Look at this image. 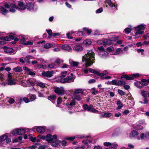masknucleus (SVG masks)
Wrapping results in <instances>:
<instances>
[{"label": "nucleus", "mask_w": 149, "mask_h": 149, "mask_svg": "<svg viewBox=\"0 0 149 149\" xmlns=\"http://www.w3.org/2000/svg\"><path fill=\"white\" fill-rule=\"evenodd\" d=\"M22 43L25 45H31L33 43L32 42L29 41H23Z\"/></svg>", "instance_id": "obj_47"}, {"label": "nucleus", "mask_w": 149, "mask_h": 149, "mask_svg": "<svg viewBox=\"0 0 149 149\" xmlns=\"http://www.w3.org/2000/svg\"><path fill=\"white\" fill-rule=\"evenodd\" d=\"M9 11L12 13H14L16 11V10L17 9V8L16 5L13 3L9 4Z\"/></svg>", "instance_id": "obj_21"}, {"label": "nucleus", "mask_w": 149, "mask_h": 149, "mask_svg": "<svg viewBox=\"0 0 149 149\" xmlns=\"http://www.w3.org/2000/svg\"><path fill=\"white\" fill-rule=\"evenodd\" d=\"M121 78H125L126 79H127V80H130V79H132V78H130V75L128 76V75H126V74L122 75L121 76Z\"/></svg>", "instance_id": "obj_52"}, {"label": "nucleus", "mask_w": 149, "mask_h": 149, "mask_svg": "<svg viewBox=\"0 0 149 149\" xmlns=\"http://www.w3.org/2000/svg\"><path fill=\"white\" fill-rule=\"evenodd\" d=\"M15 102L14 99L12 98H9L8 100V102L10 104H13Z\"/></svg>", "instance_id": "obj_61"}, {"label": "nucleus", "mask_w": 149, "mask_h": 149, "mask_svg": "<svg viewBox=\"0 0 149 149\" xmlns=\"http://www.w3.org/2000/svg\"><path fill=\"white\" fill-rule=\"evenodd\" d=\"M17 129L13 130L11 132V134L13 135L16 136L17 135ZM11 134V133H10Z\"/></svg>", "instance_id": "obj_55"}, {"label": "nucleus", "mask_w": 149, "mask_h": 149, "mask_svg": "<svg viewBox=\"0 0 149 149\" xmlns=\"http://www.w3.org/2000/svg\"><path fill=\"white\" fill-rule=\"evenodd\" d=\"M73 49L75 51L79 52L83 50V48L82 46L80 45H77L74 46Z\"/></svg>", "instance_id": "obj_23"}, {"label": "nucleus", "mask_w": 149, "mask_h": 149, "mask_svg": "<svg viewBox=\"0 0 149 149\" xmlns=\"http://www.w3.org/2000/svg\"><path fill=\"white\" fill-rule=\"evenodd\" d=\"M34 58V57L30 55H27L25 58V61L28 64H30L31 61L29 60L30 59H33Z\"/></svg>", "instance_id": "obj_27"}, {"label": "nucleus", "mask_w": 149, "mask_h": 149, "mask_svg": "<svg viewBox=\"0 0 149 149\" xmlns=\"http://www.w3.org/2000/svg\"><path fill=\"white\" fill-rule=\"evenodd\" d=\"M63 62V61L61 60L58 58L56 59L55 61V62L58 64Z\"/></svg>", "instance_id": "obj_63"}, {"label": "nucleus", "mask_w": 149, "mask_h": 149, "mask_svg": "<svg viewBox=\"0 0 149 149\" xmlns=\"http://www.w3.org/2000/svg\"><path fill=\"white\" fill-rule=\"evenodd\" d=\"M50 143H51L52 145L54 147H57L59 143V141L57 139V138L56 141H53Z\"/></svg>", "instance_id": "obj_31"}, {"label": "nucleus", "mask_w": 149, "mask_h": 149, "mask_svg": "<svg viewBox=\"0 0 149 149\" xmlns=\"http://www.w3.org/2000/svg\"><path fill=\"white\" fill-rule=\"evenodd\" d=\"M53 46V44L50 43H47L44 45V48L46 49L50 48L52 47Z\"/></svg>", "instance_id": "obj_37"}, {"label": "nucleus", "mask_w": 149, "mask_h": 149, "mask_svg": "<svg viewBox=\"0 0 149 149\" xmlns=\"http://www.w3.org/2000/svg\"><path fill=\"white\" fill-rule=\"evenodd\" d=\"M54 89L55 92L59 95H62L65 92L64 90L63 87L59 88L55 87Z\"/></svg>", "instance_id": "obj_13"}, {"label": "nucleus", "mask_w": 149, "mask_h": 149, "mask_svg": "<svg viewBox=\"0 0 149 149\" xmlns=\"http://www.w3.org/2000/svg\"><path fill=\"white\" fill-rule=\"evenodd\" d=\"M62 48L63 49L68 52H71L72 50L71 47L70 46L67 44L62 45Z\"/></svg>", "instance_id": "obj_25"}, {"label": "nucleus", "mask_w": 149, "mask_h": 149, "mask_svg": "<svg viewBox=\"0 0 149 149\" xmlns=\"http://www.w3.org/2000/svg\"><path fill=\"white\" fill-rule=\"evenodd\" d=\"M134 128L136 130H139L143 129V127L140 125H137Z\"/></svg>", "instance_id": "obj_50"}, {"label": "nucleus", "mask_w": 149, "mask_h": 149, "mask_svg": "<svg viewBox=\"0 0 149 149\" xmlns=\"http://www.w3.org/2000/svg\"><path fill=\"white\" fill-rule=\"evenodd\" d=\"M141 84H142V88L143 86L147 85L149 82L148 81V79L146 80V79H143L141 81Z\"/></svg>", "instance_id": "obj_30"}, {"label": "nucleus", "mask_w": 149, "mask_h": 149, "mask_svg": "<svg viewBox=\"0 0 149 149\" xmlns=\"http://www.w3.org/2000/svg\"><path fill=\"white\" fill-rule=\"evenodd\" d=\"M118 93L121 95H125V92L121 90L118 89Z\"/></svg>", "instance_id": "obj_62"}, {"label": "nucleus", "mask_w": 149, "mask_h": 149, "mask_svg": "<svg viewBox=\"0 0 149 149\" xmlns=\"http://www.w3.org/2000/svg\"><path fill=\"white\" fill-rule=\"evenodd\" d=\"M105 1L110 7L113 8L114 11L117 10L118 5L115 0H105Z\"/></svg>", "instance_id": "obj_9"}, {"label": "nucleus", "mask_w": 149, "mask_h": 149, "mask_svg": "<svg viewBox=\"0 0 149 149\" xmlns=\"http://www.w3.org/2000/svg\"><path fill=\"white\" fill-rule=\"evenodd\" d=\"M54 73V72L53 71H47L46 72H43L42 74L43 76L47 77H50L52 76Z\"/></svg>", "instance_id": "obj_20"}, {"label": "nucleus", "mask_w": 149, "mask_h": 149, "mask_svg": "<svg viewBox=\"0 0 149 149\" xmlns=\"http://www.w3.org/2000/svg\"><path fill=\"white\" fill-rule=\"evenodd\" d=\"M26 7L27 10L31 11H35L38 9L37 6L34 3H27Z\"/></svg>", "instance_id": "obj_8"}, {"label": "nucleus", "mask_w": 149, "mask_h": 149, "mask_svg": "<svg viewBox=\"0 0 149 149\" xmlns=\"http://www.w3.org/2000/svg\"><path fill=\"white\" fill-rule=\"evenodd\" d=\"M74 79L73 74L71 73L70 76H68L65 78L61 79L60 80V81L62 83H65L66 82H73Z\"/></svg>", "instance_id": "obj_10"}, {"label": "nucleus", "mask_w": 149, "mask_h": 149, "mask_svg": "<svg viewBox=\"0 0 149 149\" xmlns=\"http://www.w3.org/2000/svg\"><path fill=\"white\" fill-rule=\"evenodd\" d=\"M14 37L12 36L10 37H5L4 38H0V45L4 44L6 43L5 41H10L11 39H13Z\"/></svg>", "instance_id": "obj_17"}, {"label": "nucleus", "mask_w": 149, "mask_h": 149, "mask_svg": "<svg viewBox=\"0 0 149 149\" xmlns=\"http://www.w3.org/2000/svg\"><path fill=\"white\" fill-rule=\"evenodd\" d=\"M73 100L70 102V104H67L65 105L66 107L68 108V109H70L73 106L75 105V100L80 101L82 99L81 95L79 94L73 95Z\"/></svg>", "instance_id": "obj_4"}, {"label": "nucleus", "mask_w": 149, "mask_h": 149, "mask_svg": "<svg viewBox=\"0 0 149 149\" xmlns=\"http://www.w3.org/2000/svg\"><path fill=\"white\" fill-rule=\"evenodd\" d=\"M76 138V136H73L71 137H68L66 138V139L70 141H73Z\"/></svg>", "instance_id": "obj_60"}, {"label": "nucleus", "mask_w": 149, "mask_h": 149, "mask_svg": "<svg viewBox=\"0 0 149 149\" xmlns=\"http://www.w3.org/2000/svg\"><path fill=\"white\" fill-rule=\"evenodd\" d=\"M82 143L84 144V145H82L81 146H78L76 148V149L81 148L82 149H86L88 147V146L87 144L88 143L91 142V141L90 140H84L82 141Z\"/></svg>", "instance_id": "obj_14"}, {"label": "nucleus", "mask_w": 149, "mask_h": 149, "mask_svg": "<svg viewBox=\"0 0 149 149\" xmlns=\"http://www.w3.org/2000/svg\"><path fill=\"white\" fill-rule=\"evenodd\" d=\"M122 51L121 50L120 48L117 49L116 51L114 52V54H118L122 52Z\"/></svg>", "instance_id": "obj_56"}, {"label": "nucleus", "mask_w": 149, "mask_h": 149, "mask_svg": "<svg viewBox=\"0 0 149 149\" xmlns=\"http://www.w3.org/2000/svg\"><path fill=\"white\" fill-rule=\"evenodd\" d=\"M13 70L16 72H20L22 70V69L20 67H17L13 69Z\"/></svg>", "instance_id": "obj_46"}, {"label": "nucleus", "mask_w": 149, "mask_h": 149, "mask_svg": "<svg viewBox=\"0 0 149 149\" xmlns=\"http://www.w3.org/2000/svg\"><path fill=\"white\" fill-rule=\"evenodd\" d=\"M111 113H110L106 112L104 113V116L105 117H108L111 116Z\"/></svg>", "instance_id": "obj_59"}, {"label": "nucleus", "mask_w": 149, "mask_h": 149, "mask_svg": "<svg viewBox=\"0 0 149 149\" xmlns=\"http://www.w3.org/2000/svg\"><path fill=\"white\" fill-rule=\"evenodd\" d=\"M19 38L21 40L23 41H25V40H26L28 37L27 36H24L23 35H20L19 36Z\"/></svg>", "instance_id": "obj_42"}, {"label": "nucleus", "mask_w": 149, "mask_h": 149, "mask_svg": "<svg viewBox=\"0 0 149 149\" xmlns=\"http://www.w3.org/2000/svg\"><path fill=\"white\" fill-rule=\"evenodd\" d=\"M97 49L98 51V54L101 57H106L107 56V54L105 53L103 46L98 47Z\"/></svg>", "instance_id": "obj_12"}, {"label": "nucleus", "mask_w": 149, "mask_h": 149, "mask_svg": "<svg viewBox=\"0 0 149 149\" xmlns=\"http://www.w3.org/2000/svg\"><path fill=\"white\" fill-rule=\"evenodd\" d=\"M111 82V84L117 86H119L120 85H123L125 84V83L124 81L121 80H117L116 79H114Z\"/></svg>", "instance_id": "obj_15"}, {"label": "nucleus", "mask_w": 149, "mask_h": 149, "mask_svg": "<svg viewBox=\"0 0 149 149\" xmlns=\"http://www.w3.org/2000/svg\"><path fill=\"white\" fill-rule=\"evenodd\" d=\"M18 5L17 9L24 10L26 8V6L24 5L23 3L21 1H18Z\"/></svg>", "instance_id": "obj_22"}, {"label": "nucleus", "mask_w": 149, "mask_h": 149, "mask_svg": "<svg viewBox=\"0 0 149 149\" xmlns=\"http://www.w3.org/2000/svg\"><path fill=\"white\" fill-rule=\"evenodd\" d=\"M4 51L5 52L10 54L13 53V54H14L16 53L14 52L13 49L11 48L6 47Z\"/></svg>", "instance_id": "obj_26"}, {"label": "nucleus", "mask_w": 149, "mask_h": 149, "mask_svg": "<svg viewBox=\"0 0 149 149\" xmlns=\"http://www.w3.org/2000/svg\"><path fill=\"white\" fill-rule=\"evenodd\" d=\"M46 129V127L45 126H36L32 128V130L35 131L36 130L37 132L42 134L45 132Z\"/></svg>", "instance_id": "obj_11"}, {"label": "nucleus", "mask_w": 149, "mask_h": 149, "mask_svg": "<svg viewBox=\"0 0 149 149\" xmlns=\"http://www.w3.org/2000/svg\"><path fill=\"white\" fill-rule=\"evenodd\" d=\"M145 133H141L140 134V139L141 140L145 139L146 138Z\"/></svg>", "instance_id": "obj_53"}, {"label": "nucleus", "mask_w": 149, "mask_h": 149, "mask_svg": "<svg viewBox=\"0 0 149 149\" xmlns=\"http://www.w3.org/2000/svg\"><path fill=\"white\" fill-rule=\"evenodd\" d=\"M83 30L85 32L87 33H88L89 34H90V33L91 32V31L87 28L84 27L83 28Z\"/></svg>", "instance_id": "obj_54"}, {"label": "nucleus", "mask_w": 149, "mask_h": 149, "mask_svg": "<svg viewBox=\"0 0 149 149\" xmlns=\"http://www.w3.org/2000/svg\"><path fill=\"white\" fill-rule=\"evenodd\" d=\"M29 139L30 140L34 142H35L36 139V138L35 137H33L31 135H30L29 136Z\"/></svg>", "instance_id": "obj_58"}, {"label": "nucleus", "mask_w": 149, "mask_h": 149, "mask_svg": "<svg viewBox=\"0 0 149 149\" xmlns=\"http://www.w3.org/2000/svg\"><path fill=\"white\" fill-rule=\"evenodd\" d=\"M134 84L138 88H142V84H141V81H136L135 82Z\"/></svg>", "instance_id": "obj_48"}, {"label": "nucleus", "mask_w": 149, "mask_h": 149, "mask_svg": "<svg viewBox=\"0 0 149 149\" xmlns=\"http://www.w3.org/2000/svg\"><path fill=\"white\" fill-rule=\"evenodd\" d=\"M22 101H24L26 103H28L30 102V100L26 97H24L23 98H21L20 99V102H21Z\"/></svg>", "instance_id": "obj_45"}, {"label": "nucleus", "mask_w": 149, "mask_h": 149, "mask_svg": "<svg viewBox=\"0 0 149 149\" xmlns=\"http://www.w3.org/2000/svg\"><path fill=\"white\" fill-rule=\"evenodd\" d=\"M28 97H29L30 101H32L35 100L36 98V95H34L30 94L28 96Z\"/></svg>", "instance_id": "obj_32"}, {"label": "nucleus", "mask_w": 149, "mask_h": 149, "mask_svg": "<svg viewBox=\"0 0 149 149\" xmlns=\"http://www.w3.org/2000/svg\"><path fill=\"white\" fill-rule=\"evenodd\" d=\"M145 26L143 24H141L135 27L134 29L136 31L135 35L134 36L133 38H137L139 37L138 35H141L144 33L143 30L145 29Z\"/></svg>", "instance_id": "obj_5"}, {"label": "nucleus", "mask_w": 149, "mask_h": 149, "mask_svg": "<svg viewBox=\"0 0 149 149\" xmlns=\"http://www.w3.org/2000/svg\"><path fill=\"white\" fill-rule=\"evenodd\" d=\"M80 93H81L82 94H83V92L82 89L80 88L77 89L74 91L73 93V95H76Z\"/></svg>", "instance_id": "obj_36"}, {"label": "nucleus", "mask_w": 149, "mask_h": 149, "mask_svg": "<svg viewBox=\"0 0 149 149\" xmlns=\"http://www.w3.org/2000/svg\"><path fill=\"white\" fill-rule=\"evenodd\" d=\"M68 74V72L66 71L62 72L61 73V75L60 76V79L62 78H65L64 77Z\"/></svg>", "instance_id": "obj_39"}, {"label": "nucleus", "mask_w": 149, "mask_h": 149, "mask_svg": "<svg viewBox=\"0 0 149 149\" xmlns=\"http://www.w3.org/2000/svg\"><path fill=\"white\" fill-rule=\"evenodd\" d=\"M70 65L73 67H77L79 64V62L73 61H70Z\"/></svg>", "instance_id": "obj_34"}, {"label": "nucleus", "mask_w": 149, "mask_h": 149, "mask_svg": "<svg viewBox=\"0 0 149 149\" xmlns=\"http://www.w3.org/2000/svg\"><path fill=\"white\" fill-rule=\"evenodd\" d=\"M130 28H125L124 31V32L126 34H128L130 33L132 30L131 28L132 27V26L131 25L129 26Z\"/></svg>", "instance_id": "obj_35"}, {"label": "nucleus", "mask_w": 149, "mask_h": 149, "mask_svg": "<svg viewBox=\"0 0 149 149\" xmlns=\"http://www.w3.org/2000/svg\"><path fill=\"white\" fill-rule=\"evenodd\" d=\"M35 84L36 86H39L41 88H45L46 86L45 84L37 80L35 81Z\"/></svg>", "instance_id": "obj_24"}, {"label": "nucleus", "mask_w": 149, "mask_h": 149, "mask_svg": "<svg viewBox=\"0 0 149 149\" xmlns=\"http://www.w3.org/2000/svg\"><path fill=\"white\" fill-rule=\"evenodd\" d=\"M62 102V100L60 97H59L58 98L57 101V103L58 104H61Z\"/></svg>", "instance_id": "obj_64"}, {"label": "nucleus", "mask_w": 149, "mask_h": 149, "mask_svg": "<svg viewBox=\"0 0 149 149\" xmlns=\"http://www.w3.org/2000/svg\"><path fill=\"white\" fill-rule=\"evenodd\" d=\"M117 104L118 105V106L117 107V109H119L121 108L123 106V104L121 103V102L119 100L118 101L117 103Z\"/></svg>", "instance_id": "obj_43"}, {"label": "nucleus", "mask_w": 149, "mask_h": 149, "mask_svg": "<svg viewBox=\"0 0 149 149\" xmlns=\"http://www.w3.org/2000/svg\"><path fill=\"white\" fill-rule=\"evenodd\" d=\"M83 107L85 111H90L95 113H98V111L94 109L91 105H88L87 104H85L83 105Z\"/></svg>", "instance_id": "obj_6"}, {"label": "nucleus", "mask_w": 149, "mask_h": 149, "mask_svg": "<svg viewBox=\"0 0 149 149\" xmlns=\"http://www.w3.org/2000/svg\"><path fill=\"white\" fill-rule=\"evenodd\" d=\"M17 135H21L24 134L25 132V130L24 128L17 129Z\"/></svg>", "instance_id": "obj_28"}, {"label": "nucleus", "mask_w": 149, "mask_h": 149, "mask_svg": "<svg viewBox=\"0 0 149 149\" xmlns=\"http://www.w3.org/2000/svg\"><path fill=\"white\" fill-rule=\"evenodd\" d=\"M118 146L117 144L116 143H114L111 144L110 146H109L110 149H116Z\"/></svg>", "instance_id": "obj_44"}, {"label": "nucleus", "mask_w": 149, "mask_h": 149, "mask_svg": "<svg viewBox=\"0 0 149 149\" xmlns=\"http://www.w3.org/2000/svg\"><path fill=\"white\" fill-rule=\"evenodd\" d=\"M144 49H136L137 52L139 53H140L141 55H144Z\"/></svg>", "instance_id": "obj_51"}, {"label": "nucleus", "mask_w": 149, "mask_h": 149, "mask_svg": "<svg viewBox=\"0 0 149 149\" xmlns=\"http://www.w3.org/2000/svg\"><path fill=\"white\" fill-rule=\"evenodd\" d=\"M139 74L137 73L131 74L130 75V78H132L130 80L133 79L135 78L139 77Z\"/></svg>", "instance_id": "obj_40"}, {"label": "nucleus", "mask_w": 149, "mask_h": 149, "mask_svg": "<svg viewBox=\"0 0 149 149\" xmlns=\"http://www.w3.org/2000/svg\"><path fill=\"white\" fill-rule=\"evenodd\" d=\"M46 141L49 143H50L53 141H56L57 136L55 135L52 136L50 134H48L46 135Z\"/></svg>", "instance_id": "obj_16"}, {"label": "nucleus", "mask_w": 149, "mask_h": 149, "mask_svg": "<svg viewBox=\"0 0 149 149\" xmlns=\"http://www.w3.org/2000/svg\"><path fill=\"white\" fill-rule=\"evenodd\" d=\"M94 52L92 50H88L87 54L82 57V61L85 62L86 64L84 66L86 68L91 66L95 62Z\"/></svg>", "instance_id": "obj_1"}, {"label": "nucleus", "mask_w": 149, "mask_h": 149, "mask_svg": "<svg viewBox=\"0 0 149 149\" xmlns=\"http://www.w3.org/2000/svg\"><path fill=\"white\" fill-rule=\"evenodd\" d=\"M107 51L109 53L111 52V54H114V48L111 47H107L106 49Z\"/></svg>", "instance_id": "obj_38"}, {"label": "nucleus", "mask_w": 149, "mask_h": 149, "mask_svg": "<svg viewBox=\"0 0 149 149\" xmlns=\"http://www.w3.org/2000/svg\"><path fill=\"white\" fill-rule=\"evenodd\" d=\"M112 43L111 40H104L102 41H98L97 43L99 44H101L104 45H110Z\"/></svg>", "instance_id": "obj_18"}, {"label": "nucleus", "mask_w": 149, "mask_h": 149, "mask_svg": "<svg viewBox=\"0 0 149 149\" xmlns=\"http://www.w3.org/2000/svg\"><path fill=\"white\" fill-rule=\"evenodd\" d=\"M7 84L10 85H14L16 84V83L12 79H8Z\"/></svg>", "instance_id": "obj_33"}, {"label": "nucleus", "mask_w": 149, "mask_h": 149, "mask_svg": "<svg viewBox=\"0 0 149 149\" xmlns=\"http://www.w3.org/2000/svg\"><path fill=\"white\" fill-rule=\"evenodd\" d=\"M26 82L27 84V86H34L35 84V82L34 83L32 82L30 79H27L26 81Z\"/></svg>", "instance_id": "obj_29"}, {"label": "nucleus", "mask_w": 149, "mask_h": 149, "mask_svg": "<svg viewBox=\"0 0 149 149\" xmlns=\"http://www.w3.org/2000/svg\"><path fill=\"white\" fill-rule=\"evenodd\" d=\"M83 43L86 46H88L91 44V42L90 39H87L83 41Z\"/></svg>", "instance_id": "obj_41"}, {"label": "nucleus", "mask_w": 149, "mask_h": 149, "mask_svg": "<svg viewBox=\"0 0 149 149\" xmlns=\"http://www.w3.org/2000/svg\"><path fill=\"white\" fill-rule=\"evenodd\" d=\"M56 96L54 95H51L49 96L48 99L51 101L54 100L56 99Z\"/></svg>", "instance_id": "obj_49"}, {"label": "nucleus", "mask_w": 149, "mask_h": 149, "mask_svg": "<svg viewBox=\"0 0 149 149\" xmlns=\"http://www.w3.org/2000/svg\"><path fill=\"white\" fill-rule=\"evenodd\" d=\"M9 8V5L7 3H5L3 6H0V12L2 14L6 15L8 12L9 11L6 9Z\"/></svg>", "instance_id": "obj_7"}, {"label": "nucleus", "mask_w": 149, "mask_h": 149, "mask_svg": "<svg viewBox=\"0 0 149 149\" xmlns=\"http://www.w3.org/2000/svg\"><path fill=\"white\" fill-rule=\"evenodd\" d=\"M138 134L139 133L136 130H133L131 131L130 134V138L134 137L138 140H140V137L138 136Z\"/></svg>", "instance_id": "obj_19"}, {"label": "nucleus", "mask_w": 149, "mask_h": 149, "mask_svg": "<svg viewBox=\"0 0 149 149\" xmlns=\"http://www.w3.org/2000/svg\"><path fill=\"white\" fill-rule=\"evenodd\" d=\"M40 149H51L48 148V146L46 145H41L39 146Z\"/></svg>", "instance_id": "obj_57"}, {"label": "nucleus", "mask_w": 149, "mask_h": 149, "mask_svg": "<svg viewBox=\"0 0 149 149\" xmlns=\"http://www.w3.org/2000/svg\"><path fill=\"white\" fill-rule=\"evenodd\" d=\"M82 70L85 74H87L88 71H89L91 73H94L97 75L100 76L102 79V77H104V76L109 74V71L108 70H105L101 73H100L97 71L91 68H89L88 70L86 68H83Z\"/></svg>", "instance_id": "obj_3"}, {"label": "nucleus", "mask_w": 149, "mask_h": 149, "mask_svg": "<svg viewBox=\"0 0 149 149\" xmlns=\"http://www.w3.org/2000/svg\"><path fill=\"white\" fill-rule=\"evenodd\" d=\"M11 134L7 133L0 136V146H3L6 143H9L11 141Z\"/></svg>", "instance_id": "obj_2"}]
</instances>
